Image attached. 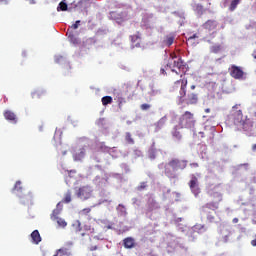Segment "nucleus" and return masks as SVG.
<instances>
[{
    "mask_svg": "<svg viewBox=\"0 0 256 256\" xmlns=\"http://www.w3.org/2000/svg\"><path fill=\"white\" fill-rule=\"evenodd\" d=\"M140 109H141L142 111H149V109H151V105H150V104H147V103L141 104Z\"/></svg>",
    "mask_w": 256,
    "mask_h": 256,
    "instance_id": "nucleus-31",
    "label": "nucleus"
},
{
    "mask_svg": "<svg viewBox=\"0 0 256 256\" xmlns=\"http://www.w3.org/2000/svg\"><path fill=\"white\" fill-rule=\"evenodd\" d=\"M172 59H177V55L171 54Z\"/></svg>",
    "mask_w": 256,
    "mask_h": 256,
    "instance_id": "nucleus-46",
    "label": "nucleus"
},
{
    "mask_svg": "<svg viewBox=\"0 0 256 256\" xmlns=\"http://www.w3.org/2000/svg\"><path fill=\"white\" fill-rule=\"evenodd\" d=\"M165 123H167V116L160 118L158 122L154 124L156 131H161V129L165 127Z\"/></svg>",
    "mask_w": 256,
    "mask_h": 256,
    "instance_id": "nucleus-17",
    "label": "nucleus"
},
{
    "mask_svg": "<svg viewBox=\"0 0 256 256\" xmlns=\"http://www.w3.org/2000/svg\"><path fill=\"white\" fill-rule=\"evenodd\" d=\"M228 72L233 79H243V75H245L243 68L237 65H231L230 68L228 69Z\"/></svg>",
    "mask_w": 256,
    "mask_h": 256,
    "instance_id": "nucleus-7",
    "label": "nucleus"
},
{
    "mask_svg": "<svg viewBox=\"0 0 256 256\" xmlns=\"http://www.w3.org/2000/svg\"><path fill=\"white\" fill-rule=\"evenodd\" d=\"M59 9H60V11H67V9H68L67 3L60 2L59 7H58V11H59Z\"/></svg>",
    "mask_w": 256,
    "mask_h": 256,
    "instance_id": "nucleus-29",
    "label": "nucleus"
},
{
    "mask_svg": "<svg viewBox=\"0 0 256 256\" xmlns=\"http://www.w3.org/2000/svg\"><path fill=\"white\" fill-rule=\"evenodd\" d=\"M190 167L197 169V167H199V163L197 162L190 163Z\"/></svg>",
    "mask_w": 256,
    "mask_h": 256,
    "instance_id": "nucleus-37",
    "label": "nucleus"
},
{
    "mask_svg": "<svg viewBox=\"0 0 256 256\" xmlns=\"http://www.w3.org/2000/svg\"><path fill=\"white\" fill-rule=\"evenodd\" d=\"M196 88H197V86L194 85V84L190 86V89H191L192 91H194V89H196Z\"/></svg>",
    "mask_w": 256,
    "mask_h": 256,
    "instance_id": "nucleus-44",
    "label": "nucleus"
},
{
    "mask_svg": "<svg viewBox=\"0 0 256 256\" xmlns=\"http://www.w3.org/2000/svg\"><path fill=\"white\" fill-rule=\"evenodd\" d=\"M250 244L252 245V247H256V234L254 235V239L251 240Z\"/></svg>",
    "mask_w": 256,
    "mask_h": 256,
    "instance_id": "nucleus-38",
    "label": "nucleus"
},
{
    "mask_svg": "<svg viewBox=\"0 0 256 256\" xmlns=\"http://www.w3.org/2000/svg\"><path fill=\"white\" fill-rule=\"evenodd\" d=\"M147 187V183L146 182H142L141 184H140V186L138 187V190L139 191H143V189H145Z\"/></svg>",
    "mask_w": 256,
    "mask_h": 256,
    "instance_id": "nucleus-36",
    "label": "nucleus"
},
{
    "mask_svg": "<svg viewBox=\"0 0 256 256\" xmlns=\"http://www.w3.org/2000/svg\"><path fill=\"white\" fill-rule=\"evenodd\" d=\"M91 213V208H84L79 212V215H81L82 217L85 215H89Z\"/></svg>",
    "mask_w": 256,
    "mask_h": 256,
    "instance_id": "nucleus-28",
    "label": "nucleus"
},
{
    "mask_svg": "<svg viewBox=\"0 0 256 256\" xmlns=\"http://www.w3.org/2000/svg\"><path fill=\"white\" fill-rule=\"evenodd\" d=\"M211 53H219L221 51V45H214L210 48Z\"/></svg>",
    "mask_w": 256,
    "mask_h": 256,
    "instance_id": "nucleus-26",
    "label": "nucleus"
},
{
    "mask_svg": "<svg viewBox=\"0 0 256 256\" xmlns=\"http://www.w3.org/2000/svg\"><path fill=\"white\" fill-rule=\"evenodd\" d=\"M57 223H58L59 227H67V222H65L61 218H57Z\"/></svg>",
    "mask_w": 256,
    "mask_h": 256,
    "instance_id": "nucleus-33",
    "label": "nucleus"
},
{
    "mask_svg": "<svg viewBox=\"0 0 256 256\" xmlns=\"http://www.w3.org/2000/svg\"><path fill=\"white\" fill-rule=\"evenodd\" d=\"M195 123H197V120H195V114L185 111L179 118L178 124L180 127H183L184 129H193L195 127Z\"/></svg>",
    "mask_w": 256,
    "mask_h": 256,
    "instance_id": "nucleus-5",
    "label": "nucleus"
},
{
    "mask_svg": "<svg viewBox=\"0 0 256 256\" xmlns=\"http://www.w3.org/2000/svg\"><path fill=\"white\" fill-rule=\"evenodd\" d=\"M132 43H136V41H139L141 39V36L139 34H134L130 36Z\"/></svg>",
    "mask_w": 256,
    "mask_h": 256,
    "instance_id": "nucleus-30",
    "label": "nucleus"
},
{
    "mask_svg": "<svg viewBox=\"0 0 256 256\" xmlns=\"http://www.w3.org/2000/svg\"><path fill=\"white\" fill-rule=\"evenodd\" d=\"M187 85V78L177 80L172 86V91H177V89H179L178 99L181 105H183V103H186V105H197L199 101V94L191 91L187 93Z\"/></svg>",
    "mask_w": 256,
    "mask_h": 256,
    "instance_id": "nucleus-2",
    "label": "nucleus"
},
{
    "mask_svg": "<svg viewBox=\"0 0 256 256\" xmlns=\"http://www.w3.org/2000/svg\"><path fill=\"white\" fill-rule=\"evenodd\" d=\"M232 223H239V218H234V219L232 220Z\"/></svg>",
    "mask_w": 256,
    "mask_h": 256,
    "instance_id": "nucleus-43",
    "label": "nucleus"
},
{
    "mask_svg": "<svg viewBox=\"0 0 256 256\" xmlns=\"http://www.w3.org/2000/svg\"><path fill=\"white\" fill-rule=\"evenodd\" d=\"M0 3H7V0H0Z\"/></svg>",
    "mask_w": 256,
    "mask_h": 256,
    "instance_id": "nucleus-48",
    "label": "nucleus"
},
{
    "mask_svg": "<svg viewBox=\"0 0 256 256\" xmlns=\"http://www.w3.org/2000/svg\"><path fill=\"white\" fill-rule=\"evenodd\" d=\"M203 27L208 31H215V29H217V22L214 20H208L204 23Z\"/></svg>",
    "mask_w": 256,
    "mask_h": 256,
    "instance_id": "nucleus-14",
    "label": "nucleus"
},
{
    "mask_svg": "<svg viewBox=\"0 0 256 256\" xmlns=\"http://www.w3.org/2000/svg\"><path fill=\"white\" fill-rule=\"evenodd\" d=\"M148 157L149 159H152V160L157 158V148L155 147V143H153L149 148Z\"/></svg>",
    "mask_w": 256,
    "mask_h": 256,
    "instance_id": "nucleus-20",
    "label": "nucleus"
},
{
    "mask_svg": "<svg viewBox=\"0 0 256 256\" xmlns=\"http://www.w3.org/2000/svg\"><path fill=\"white\" fill-rule=\"evenodd\" d=\"M137 201V198H133V203H135Z\"/></svg>",
    "mask_w": 256,
    "mask_h": 256,
    "instance_id": "nucleus-49",
    "label": "nucleus"
},
{
    "mask_svg": "<svg viewBox=\"0 0 256 256\" xmlns=\"http://www.w3.org/2000/svg\"><path fill=\"white\" fill-rule=\"evenodd\" d=\"M125 141L128 143V145H135V140L133 139V136L130 134V132L125 133Z\"/></svg>",
    "mask_w": 256,
    "mask_h": 256,
    "instance_id": "nucleus-25",
    "label": "nucleus"
},
{
    "mask_svg": "<svg viewBox=\"0 0 256 256\" xmlns=\"http://www.w3.org/2000/svg\"><path fill=\"white\" fill-rule=\"evenodd\" d=\"M4 118L6 121H10L11 123H17V115H15L11 110H6L4 112Z\"/></svg>",
    "mask_w": 256,
    "mask_h": 256,
    "instance_id": "nucleus-12",
    "label": "nucleus"
},
{
    "mask_svg": "<svg viewBox=\"0 0 256 256\" xmlns=\"http://www.w3.org/2000/svg\"><path fill=\"white\" fill-rule=\"evenodd\" d=\"M181 129H184L183 127H181L180 124L176 125L173 127L172 129V136L175 137V139H181L182 135H181Z\"/></svg>",
    "mask_w": 256,
    "mask_h": 256,
    "instance_id": "nucleus-15",
    "label": "nucleus"
},
{
    "mask_svg": "<svg viewBox=\"0 0 256 256\" xmlns=\"http://www.w3.org/2000/svg\"><path fill=\"white\" fill-rule=\"evenodd\" d=\"M13 191H23V187L21 186V181H17L15 183Z\"/></svg>",
    "mask_w": 256,
    "mask_h": 256,
    "instance_id": "nucleus-27",
    "label": "nucleus"
},
{
    "mask_svg": "<svg viewBox=\"0 0 256 256\" xmlns=\"http://www.w3.org/2000/svg\"><path fill=\"white\" fill-rule=\"evenodd\" d=\"M191 39H197V34H194L193 36H190L188 40L191 41Z\"/></svg>",
    "mask_w": 256,
    "mask_h": 256,
    "instance_id": "nucleus-42",
    "label": "nucleus"
},
{
    "mask_svg": "<svg viewBox=\"0 0 256 256\" xmlns=\"http://www.w3.org/2000/svg\"><path fill=\"white\" fill-rule=\"evenodd\" d=\"M209 197H211L212 201L204 204L201 207V212L206 215V219L209 223H215V215H213L211 211H217V209H219V203L223 201V194L217 191H210Z\"/></svg>",
    "mask_w": 256,
    "mask_h": 256,
    "instance_id": "nucleus-3",
    "label": "nucleus"
},
{
    "mask_svg": "<svg viewBox=\"0 0 256 256\" xmlns=\"http://www.w3.org/2000/svg\"><path fill=\"white\" fill-rule=\"evenodd\" d=\"M118 105H119V107H121V102Z\"/></svg>",
    "mask_w": 256,
    "mask_h": 256,
    "instance_id": "nucleus-52",
    "label": "nucleus"
},
{
    "mask_svg": "<svg viewBox=\"0 0 256 256\" xmlns=\"http://www.w3.org/2000/svg\"><path fill=\"white\" fill-rule=\"evenodd\" d=\"M69 39H70L71 41H73L74 43H75V41H77V38H75V35H73V34H70V35H69Z\"/></svg>",
    "mask_w": 256,
    "mask_h": 256,
    "instance_id": "nucleus-39",
    "label": "nucleus"
},
{
    "mask_svg": "<svg viewBox=\"0 0 256 256\" xmlns=\"http://www.w3.org/2000/svg\"><path fill=\"white\" fill-rule=\"evenodd\" d=\"M187 163V160L173 158L165 165V175H167V177H173L175 171H183V169H186Z\"/></svg>",
    "mask_w": 256,
    "mask_h": 256,
    "instance_id": "nucleus-4",
    "label": "nucleus"
},
{
    "mask_svg": "<svg viewBox=\"0 0 256 256\" xmlns=\"http://www.w3.org/2000/svg\"><path fill=\"white\" fill-rule=\"evenodd\" d=\"M196 9H197L198 11H203V6H202V5H197Z\"/></svg>",
    "mask_w": 256,
    "mask_h": 256,
    "instance_id": "nucleus-41",
    "label": "nucleus"
},
{
    "mask_svg": "<svg viewBox=\"0 0 256 256\" xmlns=\"http://www.w3.org/2000/svg\"><path fill=\"white\" fill-rule=\"evenodd\" d=\"M30 237L34 245H39V243H41V234L39 233V230H34Z\"/></svg>",
    "mask_w": 256,
    "mask_h": 256,
    "instance_id": "nucleus-13",
    "label": "nucleus"
},
{
    "mask_svg": "<svg viewBox=\"0 0 256 256\" xmlns=\"http://www.w3.org/2000/svg\"><path fill=\"white\" fill-rule=\"evenodd\" d=\"M76 195L82 201H87V199L93 197V188L91 186H82L77 189Z\"/></svg>",
    "mask_w": 256,
    "mask_h": 256,
    "instance_id": "nucleus-6",
    "label": "nucleus"
},
{
    "mask_svg": "<svg viewBox=\"0 0 256 256\" xmlns=\"http://www.w3.org/2000/svg\"><path fill=\"white\" fill-rule=\"evenodd\" d=\"M111 103H113V97L111 96L102 97V105H104V107H107V105H111Z\"/></svg>",
    "mask_w": 256,
    "mask_h": 256,
    "instance_id": "nucleus-24",
    "label": "nucleus"
},
{
    "mask_svg": "<svg viewBox=\"0 0 256 256\" xmlns=\"http://www.w3.org/2000/svg\"><path fill=\"white\" fill-rule=\"evenodd\" d=\"M64 203H71V192L65 194Z\"/></svg>",
    "mask_w": 256,
    "mask_h": 256,
    "instance_id": "nucleus-32",
    "label": "nucleus"
},
{
    "mask_svg": "<svg viewBox=\"0 0 256 256\" xmlns=\"http://www.w3.org/2000/svg\"><path fill=\"white\" fill-rule=\"evenodd\" d=\"M156 209H159V204H157V201L150 197L146 204V213H153V211H156Z\"/></svg>",
    "mask_w": 256,
    "mask_h": 256,
    "instance_id": "nucleus-9",
    "label": "nucleus"
},
{
    "mask_svg": "<svg viewBox=\"0 0 256 256\" xmlns=\"http://www.w3.org/2000/svg\"><path fill=\"white\" fill-rule=\"evenodd\" d=\"M251 149H252L253 153H256V144H252Z\"/></svg>",
    "mask_w": 256,
    "mask_h": 256,
    "instance_id": "nucleus-40",
    "label": "nucleus"
},
{
    "mask_svg": "<svg viewBox=\"0 0 256 256\" xmlns=\"http://www.w3.org/2000/svg\"><path fill=\"white\" fill-rule=\"evenodd\" d=\"M58 253L60 254V256H71V247H62L60 249L57 250Z\"/></svg>",
    "mask_w": 256,
    "mask_h": 256,
    "instance_id": "nucleus-22",
    "label": "nucleus"
},
{
    "mask_svg": "<svg viewBox=\"0 0 256 256\" xmlns=\"http://www.w3.org/2000/svg\"><path fill=\"white\" fill-rule=\"evenodd\" d=\"M254 115L256 116V111L254 112Z\"/></svg>",
    "mask_w": 256,
    "mask_h": 256,
    "instance_id": "nucleus-53",
    "label": "nucleus"
},
{
    "mask_svg": "<svg viewBox=\"0 0 256 256\" xmlns=\"http://www.w3.org/2000/svg\"><path fill=\"white\" fill-rule=\"evenodd\" d=\"M175 68L180 69L182 71L185 70V63L181 58H178L177 60H174L173 65L171 66L170 69H172V72L175 73Z\"/></svg>",
    "mask_w": 256,
    "mask_h": 256,
    "instance_id": "nucleus-11",
    "label": "nucleus"
},
{
    "mask_svg": "<svg viewBox=\"0 0 256 256\" xmlns=\"http://www.w3.org/2000/svg\"><path fill=\"white\" fill-rule=\"evenodd\" d=\"M79 25H81V20H77V21L71 26V29H79Z\"/></svg>",
    "mask_w": 256,
    "mask_h": 256,
    "instance_id": "nucleus-35",
    "label": "nucleus"
},
{
    "mask_svg": "<svg viewBox=\"0 0 256 256\" xmlns=\"http://www.w3.org/2000/svg\"><path fill=\"white\" fill-rule=\"evenodd\" d=\"M163 43L166 45V47H171V45L175 43V36L173 34L165 36Z\"/></svg>",
    "mask_w": 256,
    "mask_h": 256,
    "instance_id": "nucleus-19",
    "label": "nucleus"
},
{
    "mask_svg": "<svg viewBox=\"0 0 256 256\" xmlns=\"http://www.w3.org/2000/svg\"><path fill=\"white\" fill-rule=\"evenodd\" d=\"M68 175H71V173H77V171L75 170H70V171H67Z\"/></svg>",
    "mask_w": 256,
    "mask_h": 256,
    "instance_id": "nucleus-45",
    "label": "nucleus"
},
{
    "mask_svg": "<svg viewBox=\"0 0 256 256\" xmlns=\"http://www.w3.org/2000/svg\"><path fill=\"white\" fill-rule=\"evenodd\" d=\"M98 150H100L102 153H111V151H113V148L105 145V142H100L98 144Z\"/></svg>",
    "mask_w": 256,
    "mask_h": 256,
    "instance_id": "nucleus-21",
    "label": "nucleus"
},
{
    "mask_svg": "<svg viewBox=\"0 0 256 256\" xmlns=\"http://www.w3.org/2000/svg\"><path fill=\"white\" fill-rule=\"evenodd\" d=\"M205 113H211V109H209V108L206 109V110H205Z\"/></svg>",
    "mask_w": 256,
    "mask_h": 256,
    "instance_id": "nucleus-47",
    "label": "nucleus"
},
{
    "mask_svg": "<svg viewBox=\"0 0 256 256\" xmlns=\"http://www.w3.org/2000/svg\"><path fill=\"white\" fill-rule=\"evenodd\" d=\"M241 104L232 107L231 119L237 131H244L248 137H256V126L249 116H243V111L239 109Z\"/></svg>",
    "mask_w": 256,
    "mask_h": 256,
    "instance_id": "nucleus-1",
    "label": "nucleus"
},
{
    "mask_svg": "<svg viewBox=\"0 0 256 256\" xmlns=\"http://www.w3.org/2000/svg\"><path fill=\"white\" fill-rule=\"evenodd\" d=\"M32 99H43V97H45L47 95V92H45V90H36L34 92H32Z\"/></svg>",
    "mask_w": 256,
    "mask_h": 256,
    "instance_id": "nucleus-18",
    "label": "nucleus"
},
{
    "mask_svg": "<svg viewBox=\"0 0 256 256\" xmlns=\"http://www.w3.org/2000/svg\"><path fill=\"white\" fill-rule=\"evenodd\" d=\"M53 256H59V252H57L55 255H53Z\"/></svg>",
    "mask_w": 256,
    "mask_h": 256,
    "instance_id": "nucleus-50",
    "label": "nucleus"
},
{
    "mask_svg": "<svg viewBox=\"0 0 256 256\" xmlns=\"http://www.w3.org/2000/svg\"><path fill=\"white\" fill-rule=\"evenodd\" d=\"M239 3H241V0H231L228 7V11H235V9H237V7L239 6Z\"/></svg>",
    "mask_w": 256,
    "mask_h": 256,
    "instance_id": "nucleus-23",
    "label": "nucleus"
},
{
    "mask_svg": "<svg viewBox=\"0 0 256 256\" xmlns=\"http://www.w3.org/2000/svg\"><path fill=\"white\" fill-rule=\"evenodd\" d=\"M125 249H133L135 247V239L128 237L123 240Z\"/></svg>",
    "mask_w": 256,
    "mask_h": 256,
    "instance_id": "nucleus-16",
    "label": "nucleus"
},
{
    "mask_svg": "<svg viewBox=\"0 0 256 256\" xmlns=\"http://www.w3.org/2000/svg\"><path fill=\"white\" fill-rule=\"evenodd\" d=\"M86 149L85 147L80 148L77 152L73 154L74 161H83L85 159Z\"/></svg>",
    "mask_w": 256,
    "mask_h": 256,
    "instance_id": "nucleus-10",
    "label": "nucleus"
},
{
    "mask_svg": "<svg viewBox=\"0 0 256 256\" xmlns=\"http://www.w3.org/2000/svg\"><path fill=\"white\" fill-rule=\"evenodd\" d=\"M81 235H82V237H84V236H85V233H82Z\"/></svg>",
    "mask_w": 256,
    "mask_h": 256,
    "instance_id": "nucleus-51",
    "label": "nucleus"
},
{
    "mask_svg": "<svg viewBox=\"0 0 256 256\" xmlns=\"http://www.w3.org/2000/svg\"><path fill=\"white\" fill-rule=\"evenodd\" d=\"M190 187V191L195 195L196 197H199L201 193V188L199 187V180L196 178L195 175H192L191 180L188 183Z\"/></svg>",
    "mask_w": 256,
    "mask_h": 256,
    "instance_id": "nucleus-8",
    "label": "nucleus"
},
{
    "mask_svg": "<svg viewBox=\"0 0 256 256\" xmlns=\"http://www.w3.org/2000/svg\"><path fill=\"white\" fill-rule=\"evenodd\" d=\"M169 67L171 68V66H169V64H167L166 66H164V68L160 69V73L161 75H167V69H169Z\"/></svg>",
    "mask_w": 256,
    "mask_h": 256,
    "instance_id": "nucleus-34",
    "label": "nucleus"
}]
</instances>
